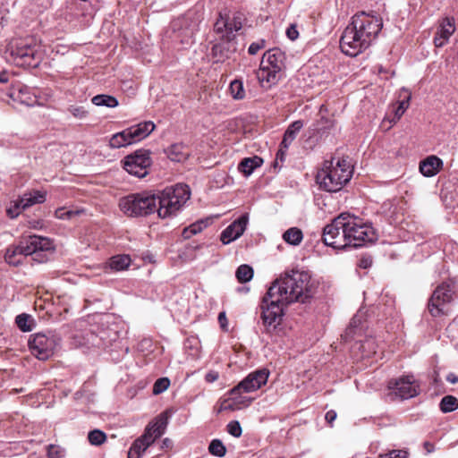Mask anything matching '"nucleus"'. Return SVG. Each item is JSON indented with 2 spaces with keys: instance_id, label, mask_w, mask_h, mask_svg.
I'll return each mask as SVG.
<instances>
[{
  "instance_id": "obj_1",
  "label": "nucleus",
  "mask_w": 458,
  "mask_h": 458,
  "mask_svg": "<svg viewBox=\"0 0 458 458\" xmlns=\"http://www.w3.org/2000/svg\"><path fill=\"white\" fill-rule=\"evenodd\" d=\"M376 239L373 227L359 217L343 213L323 229L322 240L327 246L343 250L358 248Z\"/></svg>"
},
{
  "instance_id": "obj_2",
  "label": "nucleus",
  "mask_w": 458,
  "mask_h": 458,
  "mask_svg": "<svg viewBox=\"0 0 458 458\" xmlns=\"http://www.w3.org/2000/svg\"><path fill=\"white\" fill-rule=\"evenodd\" d=\"M382 27L383 21L380 17L365 12L356 13L342 34V52L349 56L362 53L376 39Z\"/></svg>"
},
{
  "instance_id": "obj_3",
  "label": "nucleus",
  "mask_w": 458,
  "mask_h": 458,
  "mask_svg": "<svg viewBox=\"0 0 458 458\" xmlns=\"http://www.w3.org/2000/svg\"><path fill=\"white\" fill-rule=\"evenodd\" d=\"M270 294H276L284 303H304L313 295L310 276L305 271L292 270L276 279L268 288Z\"/></svg>"
},
{
  "instance_id": "obj_4",
  "label": "nucleus",
  "mask_w": 458,
  "mask_h": 458,
  "mask_svg": "<svg viewBox=\"0 0 458 458\" xmlns=\"http://www.w3.org/2000/svg\"><path fill=\"white\" fill-rule=\"evenodd\" d=\"M352 174L353 165L349 157H333L324 161L317 174L316 182L320 189L337 192L350 182Z\"/></svg>"
},
{
  "instance_id": "obj_5",
  "label": "nucleus",
  "mask_w": 458,
  "mask_h": 458,
  "mask_svg": "<svg viewBox=\"0 0 458 458\" xmlns=\"http://www.w3.org/2000/svg\"><path fill=\"white\" fill-rule=\"evenodd\" d=\"M158 208L157 212L160 218H169L177 215L191 197V191L188 185L178 183L174 186L166 187L158 194Z\"/></svg>"
},
{
  "instance_id": "obj_6",
  "label": "nucleus",
  "mask_w": 458,
  "mask_h": 458,
  "mask_svg": "<svg viewBox=\"0 0 458 458\" xmlns=\"http://www.w3.org/2000/svg\"><path fill=\"white\" fill-rule=\"evenodd\" d=\"M119 208L127 216H146L157 210V198L148 191L131 193L119 199Z\"/></svg>"
},
{
  "instance_id": "obj_7",
  "label": "nucleus",
  "mask_w": 458,
  "mask_h": 458,
  "mask_svg": "<svg viewBox=\"0 0 458 458\" xmlns=\"http://www.w3.org/2000/svg\"><path fill=\"white\" fill-rule=\"evenodd\" d=\"M286 305L288 304L284 303L279 296L276 294L271 295L270 290H267L260 305L262 310L261 318L267 327V332L276 329L280 324L284 315V307Z\"/></svg>"
},
{
  "instance_id": "obj_8",
  "label": "nucleus",
  "mask_w": 458,
  "mask_h": 458,
  "mask_svg": "<svg viewBox=\"0 0 458 458\" xmlns=\"http://www.w3.org/2000/svg\"><path fill=\"white\" fill-rule=\"evenodd\" d=\"M60 343V338L54 333H37L29 340L30 352L38 360H46L54 355Z\"/></svg>"
},
{
  "instance_id": "obj_9",
  "label": "nucleus",
  "mask_w": 458,
  "mask_h": 458,
  "mask_svg": "<svg viewBox=\"0 0 458 458\" xmlns=\"http://www.w3.org/2000/svg\"><path fill=\"white\" fill-rule=\"evenodd\" d=\"M454 289L448 284L438 285L433 292L428 304L429 313L433 317L447 315L454 301Z\"/></svg>"
},
{
  "instance_id": "obj_10",
  "label": "nucleus",
  "mask_w": 458,
  "mask_h": 458,
  "mask_svg": "<svg viewBox=\"0 0 458 458\" xmlns=\"http://www.w3.org/2000/svg\"><path fill=\"white\" fill-rule=\"evenodd\" d=\"M123 168L131 175L143 178L148 174L152 165L150 151L148 149H138L130 154L123 160Z\"/></svg>"
},
{
  "instance_id": "obj_11",
  "label": "nucleus",
  "mask_w": 458,
  "mask_h": 458,
  "mask_svg": "<svg viewBox=\"0 0 458 458\" xmlns=\"http://www.w3.org/2000/svg\"><path fill=\"white\" fill-rule=\"evenodd\" d=\"M39 46L33 38L18 40L12 48V55L20 64L36 66Z\"/></svg>"
},
{
  "instance_id": "obj_12",
  "label": "nucleus",
  "mask_w": 458,
  "mask_h": 458,
  "mask_svg": "<svg viewBox=\"0 0 458 458\" xmlns=\"http://www.w3.org/2000/svg\"><path fill=\"white\" fill-rule=\"evenodd\" d=\"M269 376V370L267 369H258L250 373L236 386L230 390L231 395L240 394L242 393H251L261 388L267 384Z\"/></svg>"
},
{
  "instance_id": "obj_13",
  "label": "nucleus",
  "mask_w": 458,
  "mask_h": 458,
  "mask_svg": "<svg viewBox=\"0 0 458 458\" xmlns=\"http://www.w3.org/2000/svg\"><path fill=\"white\" fill-rule=\"evenodd\" d=\"M388 388L391 391L390 395L400 399H409L418 394V386L412 377H402L392 379L388 383Z\"/></svg>"
},
{
  "instance_id": "obj_14",
  "label": "nucleus",
  "mask_w": 458,
  "mask_h": 458,
  "mask_svg": "<svg viewBox=\"0 0 458 458\" xmlns=\"http://www.w3.org/2000/svg\"><path fill=\"white\" fill-rule=\"evenodd\" d=\"M19 242L21 248L25 252V256L54 249L53 242L49 238L37 234L22 235Z\"/></svg>"
},
{
  "instance_id": "obj_15",
  "label": "nucleus",
  "mask_w": 458,
  "mask_h": 458,
  "mask_svg": "<svg viewBox=\"0 0 458 458\" xmlns=\"http://www.w3.org/2000/svg\"><path fill=\"white\" fill-rule=\"evenodd\" d=\"M46 200V194L40 191H34L25 193L23 196L14 204L13 207L9 208L6 212L9 217L15 218L18 216L21 210L37 204L43 203Z\"/></svg>"
},
{
  "instance_id": "obj_16",
  "label": "nucleus",
  "mask_w": 458,
  "mask_h": 458,
  "mask_svg": "<svg viewBox=\"0 0 458 458\" xmlns=\"http://www.w3.org/2000/svg\"><path fill=\"white\" fill-rule=\"evenodd\" d=\"M166 425L167 418L161 414L154 422H151L147 426L144 434L140 437V440L149 447L165 433Z\"/></svg>"
},
{
  "instance_id": "obj_17",
  "label": "nucleus",
  "mask_w": 458,
  "mask_h": 458,
  "mask_svg": "<svg viewBox=\"0 0 458 458\" xmlns=\"http://www.w3.org/2000/svg\"><path fill=\"white\" fill-rule=\"evenodd\" d=\"M248 217L246 215L240 216L229 225L221 233L220 240L224 244H229L242 236L246 229Z\"/></svg>"
},
{
  "instance_id": "obj_18",
  "label": "nucleus",
  "mask_w": 458,
  "mask_h": 458,
  "mask_svg": "<svg viewBox=\"0 0 458 458\" xmlns=\"http://www.w3.org/2000/svg\"><path fill=\"white\" fill-rule=\"evenodd\" d=\"M455 31L454 19L451 17L444 18L439 23V27L434 37V44L437 47H444L450 37Z\"/></svg>"
},
{
  "instance_id": "obj_19",
  "label": "nucleus",
  "mask_w": 458,
  "mask_h": 458,
  "mask_svg": "<svg viewBox=\"0 0 458 458\" xmlns=\"http://www.w3.org/2000/svg\"><path fill=\"white\" fill-rule=\"evenodd\" d=\"M155 128L156 125L153 122L145 121L127 128V131L133 144L147 138Z\"/></svg>"
},
{
  "instance_id": "obj_20",
  "label": "nucleus",
  "mask_w": 458,
  "mask_h": 458,
  "mask_svg": "<svg viewBox=\"0 0 458 458\" xmlns=\"http://www.w3.org/2000/svg\"><path fill=\"white\" fill-rule=\"evenodd\" d=\"M284 53L279 48H273L263 55L261 64L281 73L284 68Z\"/></svg>"
},
{
  "instance_id": "obj_21",
  "label": "nucleus",
  "mask_w": 458,
  "mask_h": 458,
  "mask_svg": "<svg viewBox=\"0 0 458 458\" xmlns=\"http://www.w3.org/2000/svg\"><path fill=\"white\" fill-rule=\"evenodd\" d=\"M256 77L262 88L269 89L277 83L280 72L260 64L259 69L256 72Z\"/></svg>"
},
{
  "instance_id": "obj_22",
  "label": "nucleus",
  "mask_w": 458,
  "mask_h": 458,
  "mask_svg": "<svg viewBox=\"0 0 458 458\" xmlns=\"http://www.w3.org/2000/svg\"><path fill=\"white\" fill-rule=\"evenodd\" d=\"M443 167V161L437 156H429L420 164V173L427 177L436 175Z\"/></svg>"
},
{
  "instance_id": "obj_23",
  "label": "nucleus",
  "mask_w": 458,
  "mask_h": 458,
  "mask_svg": "<svg viewBox=\"0 0 458 458\" xmlns=\"http://www.w3.org/2000/svg\"><path fill=\"white\" fill-rule=\"evenodd\" d=\"M243 15L240 13H233L232 15L228 13V25L226 26L225 40L230 42L235 37V32L242 27Z\"/></svg>"
},
{
  "instance_id": "obj_24",
  "label": "nucleus",
  "mask_w": 458,
  "mask_h": 458,
  "mask_svg": "<svg viewBox=\"0 0 458 458\" xmlns=\"http://www.w3.org/2000/svg\"><path fill=\"white\" fill-rule=\"evenodd\" d=\"M26 257L23 249L21 248V243L17 245H11L6 249L4 254L5 261L12 266H19L22 262V258Z\"/></svg>"
},
{
  "instance_id": "obj_25",
  "label": "nucleus",
  "mask_w": 458,
  "mask_h": 458,
  "mask_svg": "<svg viewBox=\"0 0 458 458\" xmlns=\"http://www.w3.org/2000/svg\"><path fill=\"white\" fill-rule=\"evenodd\" d=\"M262 158L258 156H254L252 157H246L240 162L238 165V170L244 175L249 176L253 173V171L256 168L259 167L262 165Z\"/></svg>"
},
{
  "instance_id": "obj_26",
  "label": "nucleus",
  "mask_w": 458,
  "mask_h": 458,
  "mask_svg": "<svg viewBox=\"0 0 458 458\" xmlns=\"http://www.w3.org/2000/svg\"><path fill=\"white\" fill-rule=\"evenodd\" d=\"M131 258L128 255H116L112 257L105 267V270L122 271L127 269L131 264Z\"/></svg>"
},
{
  "instance_id": "obj_27",
  "label": "nucleus",
  "mask_w": 458,
  "mask_h": 458,
  "mask_svg": "<svg viewBox=\"0 0 458 458\" xmlns=\"http://www.w3.org/2000/svg\"><path fill=\"white\" fill-rule=\"evenodd\" d=\"M399 98L401 100L398 102V106L394 110V122L398 121L409 107L411 92L406 89H403L399 93Z\"/></svg>"
},
{
  "instance_id": "obj_28",
  "label": "nucleus",
  "mask_w": 458,
  "mask_h": 458,
  "mask_svg": "<svg viewBox=\"0 0 458 458\" xmlns=\"http://www.w3.org/2000/svg\"><path fill=\"white\" fill-rule=\"evenodd\" d=\"M168 157L174 162H183L189 157V152L184 145L176 143L167 149Z\"/></svg>"
},
{
  "instance_id": "obj_29",
  "label": "nucleus",
  "mask_w": 458,
  "mask_h": 458,
  "mask_svg": "<svg viewBox=\"0 0 458 458\" xmlns=\"http://www.w3.org/2000/svg\"><path fill=\"white\" fill-rule=\"evenodd\" d=\"M355 349L361 351V358H369L377 353V344L373 338H367L361 343H357Z\"/></svg>"
},
{
  "instance_id": "obj_30",
  "label": "nucleus",
  "mask_w": 458,
  "mask_h": 458,
  "mask_svg": "<svg viewBox=\"0 0 458 458\" xmlns=\"http://www.w3.org/2000/svg\"><path fill=\"white\" fill-rule=\"evenodd\" d=\"M283 240L293 246H298L303 240L302 231L298 227H291L283 233Z\"/></svg>"
},
{
  "instance_id": "obj_31",
  "label": "nucleus",
  "mask_w": 458,
  "mask_h": 458,
  "mask_svg": "<svg viewBox=\"0 0 458 458\" xmlns=\"http://www.w3.org/2000/svg\"><path fill=\"white\" fill-rule=\"evenodd\" d=\"M132 144L127 129L114 134L110 140L109 146L113 148H120Z\"/></svg>"
},
{
  "instance_id": "obj_32",
  "label": "nucleus",
  "mask_w": 458,
  "mask_h": 458,
  "mask_svg": "<svg viewBox=\"0 0 458 458\" xmlns=\"http://www.w3.org/2000/svg\"><path fill=\"white\" fill-rule=\"evenodd\" d=\"M210 223L211 220L209 218L197 221L188 227H185L182 233V235L184 239H189L191 236L200 233L204 228L208 227Z\"/></svg>"
},
{
  "instance_id": "obj_33",
  "label": "nucleus",
  "mask_w": 458,
  "mask_h": 458,
  "mask_svg": "<svg viewBox=\"0 0 458 458\" xmlns=\"http://www.w3.org/2000/svg\"><path fill=\"white\" fill-rule=\"evenodd\" d=\"M91 102L95 106H106L109 108H114L119 105V102L116 98L106 94H99L93 97Z\"/></svg>"
},
{
  "instance_id": "obj_34",
  "label": "nucleus",
  "mask_w": 458,
  "mask_h": 458,
  "mask_svg": "<svg viewBox=\"0 0 458 458\" xmlns=\"http://www.w3.org/2000/svg\"><path fill=\"white\" fill-rule=\"evenodd\" d=\"M228 25V11L224 10L219 13V17L217 18L215 25L214 30L216 34H218L221 39L225 40L226 34V26Z\"/></svg>"
},
{
  "instance_id": "obj_35",
  "label": "nucleus",
  "mask_w": 458,
  "mask_h": 458,
  "mask_svg": "<svg viewBox=\"0 0 458 458\" xmlns=\"http://www.w3.org/2000/svg\"><path fill=\"white\" fill-rule=\"evenodd\" d=\"M15 323L20 330L22 332H30L35 327L34 318L26 313L18 315L15 318Z\"/></svg>"
},
{
  "instance_id": "obj_36",
  "label": "nucleus",
  "mask_w": 458,
  "mask_h": 458,
  "mask_svg": "<svg viewBox=\"0 0 458 458\" xmlns=\"http://www.w3.org/2000/svg\"><path fill=\"white\" fill-rule=\"evenodd\" d=\"M362 324V315L356 314L351 320L349 327H347L344 337L347 338H354L356 335H358V331L361 330Z\"/></svg>"
},
{
  "instance_id": "obj_37",
  "label": "nucleus",
  "mask_w": 458,
  "mask_h": 458,
  "mask_svg": "<svg viewBox=\"0 0 458 458\" xmlns=\"http://www.w3.org/2000/svg\"><path fill=\"white\" fill-rule=\"evenodd\" d=\"M439 408L444 413L452 412L458 409V399L453 395H445L441 399Z\"/></svg>"
},
{
  "instance_id": "obj_38",
  "label": "nucleus",
  "mask_w": 458,
  "mask_h": 458,
  "mask_svg": "<svg viewBox=\"0 0 458 458\" xmlns=\"http://www.w3.org/2000/svg\"><path fill=\"white\" fill-rule=\"evenodd\" d=\"M253 268L246 264L241 265L235 272L237 280L242 284L250 281L253 277Z\"/></svg>"
},
{
  "instance_id": "obj_39",
  "label": "nucleus",
  "mask_w": 458,
  "mask_h": 458,
  "mask_svg": "<svg viewBox=\"0 0 458 458\" xmlns=\"http://www.w3.org/2000/svg\"><path fill=\"white\" fill-rule=\"evenodd\" d=\"M230 93L233 99L241 100L245 98L243 82L241 80H234L230 83Z\"/></svg>"
},
{
  "instance_id": "obj_40",
  "label": "nucleus",
  "mask_w": 458,
  "mask_h": 458,
  "mask_svg": "<svg viewBox=\"0 0 458 458\" xmlns=\"http://www.w3.org/2000/svg\"><path fill=\"white\" fill-rule=\"evenodd\" d=\"M211 454L217 457H224L226 454V448L219 439H213L208 446Z\"/></svg>"
},
{
  "instance_id": "obj_41",
  "label": "nucleus",
  "mask_w": 458,
  "mask_h": 458,
  "mask_svg": "<svg viewBox=\"0 0 458 458\" xmlns=\"http://www.w3.org/2000/svg\"><path fill=\"white\" fill-rule=\"evenodd\" d=\"M333 126V123L327 119L322 118L320 121H318L316 124L313 125V128L310 129L312 131L310 133V136H313L315 134H319L320 137L325 132L326 129H329Z\"/></svg>"
},
{
  "instance_id": "obj_42",
  "label": "nucleus",
  "mask_w": 458,
  "mask_h": 458,
  "mask_svg": "<svg viewBox=\"0 0 458 458\" xmlns=\"http://www.w3.org/2000/svg\"><path fill=\"white\" fill-rule=\"evenodd\" d=\"M88 439L91 445H100L106 440V436L103 431L94 429L89 433Z\"/></svg>"
},
{
  "instance_id": "obj_43",
  "label": "nucleus",
  "mask_w": 458,
  "mask_h": 458,
  "mask_svg": "<svg viewBox=\"0 0 458 458\" xmlns=\"http://www.w3.org/2000/svg\"><path fill=\"white\" fill-rule=\"evenodd\" d=\"M48 458H63L65 455V450L57 445H49L47 447Z\"/></svg>"
},
{
  "instance_id": "obj_44",
  "label": "nucleus",
  "mask_w": 458,
  "mask_h": 458,
  "mask_svg": "<svg viewBox=\"0 0 458 458\" xmlns=\"http://www.w3.org/2000/svg\"><path fill=\"white\" fill-rule=\"evenodd\" d=\"M170 386V380L168 377L158 378L153 386V394H159L165 392Z\"/></svg>"
},
{
  "instance_id": "obj_45",
  "label": "nucleus",
  "mask_w": 458,
  "mask_h": 458,
  "mask_svg": "<svg viewBox=\"0 0 458 458\" xmlns=\"http://www.w3.org/2000/svg\"><path fill=\"white\" fill-rule=\"evenodd\" d=\"M214 56L217 57V61H224L229 58V49L225 47V44L215 45L212 48Z\"/></svg>"
},
{
  "instance_id": "obj_46",
  "label": "nucleus",
  "mask_w": 458,
  "mask_h": 458,
  "mask_svg": "<svg viewBox=\"0 0 458 458\" xmlns=\"http://www.w3.org/2000/svg\"><path fill=\"white\" fill-rule=\"evenodd\" d=\"M80 210H67L65 208H59L55 210V216L58 219H71L72 217L79 215Z\"/></svg>"
},
{
  "instance_id": "obj_47",
  "label": "nucleus",
  "mask_w": 458,
  "mask_h": 458,
  "mask_svg": "<svg viewBox=\"0 0 458 458\" xmlns=\"http://www.w3.org/2000/svg\"><path fill=\"white\" fill-rule=\"evenodd\" d=\"M227 432L234 437H239L242 435V427L239 421L232 420L227 424Z\"/></svg>"
},
{
  "instance_id": "obj_48",
  "label": "nucleus",
  "mask_w": 458,
  "mask_h": 458,
  "mask_svg": "<svg viewBox=\"0 0 458 458\" xmlns=\"http://www.w3.org/2000/svg\"><path fill=\"white\" fill-rule=\"evenodd\" d=\"M266 47V40L259 39L256 42H253L250 45L248 48V53L251 55L258 54L259 51Z\"/></svg>"
},
{
  "instance_id": "obj_49",
  "label": "nucleus",
  "mask_w": 458,
  "mask_h": 458,
  "mask_svg": "<svg viewBox=\"0 0 458 458\" xmlns=\"http://www.w3.org/2000/svg\"><path fill=\"white\" fill-rule=\"evenodd\" d=\"M131 447L132 448L133 453H138L140 456L148 448V446L142 442L140 437L132 443Z\"/></svg>"
},
{
  "instance_id": "obj_50",
  "label": "nucleus",
  "mask_w": 458,
  "mask_h": 458,
  "mask_svg": "<svg viewBox=\"0 0 458 458\" xmlns=\"http://www.w3.org/2000/svg\"><path fill=\"white\" fill-rule=\"evenodd\" d=\"M407 452L403 450H392L385 454H380V458H407Z\"/></svg>"
},
{
  "instance_id": "obj_51",
  "label": "nucleus",
  "mask_w": 458,
  "mask_h": 458,
  "mask_svg": "<svg viewBox=\"0 0 458 458\" xmlns=\"http://www.w3.org/2000/svg\"><path fill=\"white\" fill-rule=\"evenodd\" d=\"M295 138L296 136H294L293 132L285 131L280 145H282V147H284L285 149H288L289 146L295 140Z\"/></svg>"
},
{
  "instance_id": "obj_52",
  "label": "nucleus",
  "mask_w": 458,
  "mask_h": 458,
  "mask_svg": "<svg viewBox=\"0 0 458 458\" xmlns=\"http://www.w3.org/2000/svg\"><path fill=\"white\" fill-rule=\"evenodd\" d=\"M303 127V123L302 121L301 120H297V121H294L293 123H292L288 128H287V131H291L293 132V134L294 136L297 135V133L301 131V129Z\"/></svg>"
},
{
  "instance_id": "obj_53",
  "label": "nucleus",
  "mask_w": 458,
  "mask_h": 458,
  "mask_svg": "<svg viewBox=\"0 0 458 458\" xmlns=\"http://www.w3.org/2000/svg\"><path fill=\"white\" fill-rule=\"evenodd\" d=\"M70 112L77 118H84L88 113L82 106H71Z\"/></svg>"
},
{
  "instance_id": "obj_54",
  "label": "nucleus",
  "mask_w": 458,
  "mask_h": 458,
  "mask_svg": "<svg viewBox=\"0 0 458 458\" xmlns=\"http://www.w3.org/2000/svg\"><path fill=\"white\" fill-rule=\"evenodd\" d=\"M286 151H287V149H285L284 147H282V145H280V148L276 153L275 165H277L279 162L284 163L285 156H286Z\"/></svg>"
},
{
  "instance_id": "obj_55",
  "label": "nucleus",
  "mask_w": 458,
  "mask_h": 458,
  "mask_svg": "<svg viewBox=\"0 0 458 458\" xmlns=\"http://www.w3.org/2000/svg\"><path fill=\"white\" fill-rule=\"evenodd\" d=\"M218 378H219V373L216 370H209L205 376V380L208 383H213V382L216 381Z\"/></svg>"
},
{
  "instance_id": "obj_56",
  "label": "nucleus",
  "mask_w": 458,
  "mask_h": 458,
  "mask_svg": "<svg viewBox=\"0 0 458 458\" xmlns=\"http://www.w3.org/2000/svg\"><path fill=\"white\" fill-rule=\"evenodd\" d=\"M286 35L287 37L291 39V40H294L298 38L299 36V32L296 29V26L295 25H291L287 30H286Z\"/></svg>"
},
{
  "instance_id": "obj_57",
  "label": "nucleus",
  "mask_w": 458,
  "mask_h": 458,
  "mask_svg": "<svg viewBox=\"0 0 458 458\" xmlns=\"http://www.w3.org/2000/svg\"><path fill=\"white\" fill-rule=\"evenodd\" d=\"M218 321L223 330H227V318L225 312H220L218 314Z\"/></svg>"
},
{
  "instance_id": "obj_58",
  "label": "nucleus",
  "mask_w": 458,
  "mask_h": 458,
  "mask_svg": "<svg viewBox=\"0 0 458 458\" xmlns=\"http://www.w3.org/2000/svg\"><path fill=\"white\" fill-rule=\"evenodd\" d=\"M326 420L332 425L333 421L336 419V412L334 410H330L326 413Z\"/></svg>"
},
{
  "instance_id": "obj_59",
  "label": "nucleus",
  "mask_w": 458,
  "mask_h": 458,
  "mask_svg": "<svg viewBox=\"0 0 458 458\" xmlns=\"http://www.w3.org/2000/svg\"><path fill=\"white\" fill-rule=\"evenodd\" d=\"M446 380L451 384L458 383V376L454 373H449L446 377Z\"/></svg>"
},
{
  "instance_id": "obj_60",
  "label": "nucleus",
  "mask_w": 458,
  "mask_h": 458,
  "mask_svg": "<svg viewBox=\"0 0 458 458\" xmlns=\"http://www.w3.org/2000/svg\"><path fill=\"white\" fill-rule=\"evenodd\" d=\"M370 265H371V260L370 259H360V267H361L363 268H367Z\"/></svg>"
},
{
  "instance_id": "obj_61",
  "label": "nucleus",
  "mask_w": 458,
  "mask_h": 458,
  "mask_svg": "<svg viewBox=\"0 0 458 458\" xmlns=\"http://www.w3.org/2000/svg\"><path fill=\"white\" fill-rule=\"evenodd\" d=\"M172 441L169 439V438H165L163 441H162V445H161V448L162 449H165V448H171L172 447Z\"/></svg>"
},
{
  "instance_id": "obj_62",
  "label": "nucleus",
  "mask_w": 458,
  "mask_h": 458,
  "mask_svg": "<svg viewBox=\"0 0 458 458\" xmlns=\"http://www.w3.org/2000/svg\"><path fill=\"white\" fill-rule=\"evenodd\" d=\"M141 456L138 453H133L132 448L130 447L128 451V458H140Z\"/></svg>"
},
{
  "instance_id": "obj_63",
  "label": "nucleus",
  "mask_w": 458,
  "mask_h": 458,
  "mask_svg": "<svg viewBox=\"0 0 458 458\" xmlns=\"http://www.w3.org/2000/svg\"><path fill=\"white\" fill-rule=\"evenodd\" d=\"M8 81V77L5 73H0V82L3 83V82H7Z\"/></svg>"
},
{
  "instance_id": "obj_64",
  "label": "nucleus",
  "mask_w": 458,
  "mask_h": 458,
  "mask_svg": "<svg viewBox=\"0 0 458 458\" xmlns=\"http://www.w3.org/2000/svg\"><path fill=\"white\" fill-rule=\"evenodd\" d=\"M425 446H426L427 448H430L431 445H430L429 443H428V442H427V443H425Z\"/></svg>"
}]
</instances>
